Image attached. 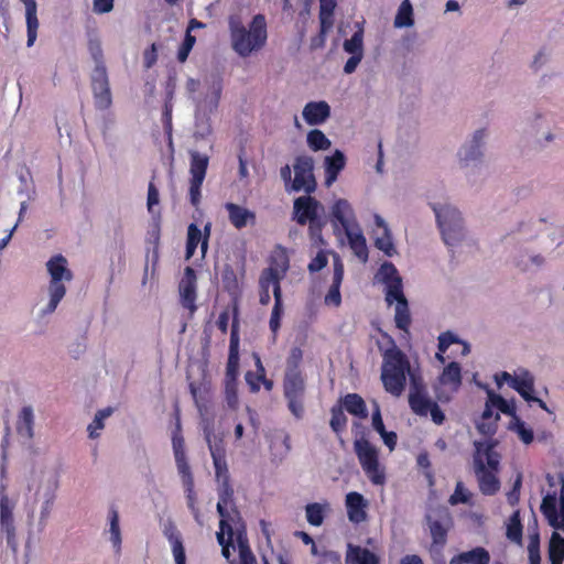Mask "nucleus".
I'll return each instance as SVG.
<instances>
[{
  "label": "nucleus",
  "instance_id": "1",
  "mask_svg": "<svg viewBox=\"0 0 564 564\" xmlns=\"http://www.w3.org/2000/svg\"><path fill=\"white\" fill-rule=\"evenodd\" d=\"M414 375L422 376L419 368L411 366L406 354L392 341V346L382 352L380 379L384 391L394 398L401 397L406 388L408 378L411 381Z\"/></svg>",
  "mask_w": 564,
  "mask_h": 564
},
{
  "label": "nucleus",
  "instance_id": "2",
  "mask_svg": "<svg viewBox=\"0 0 564 564\" xmlns=\"http://www.w3.org/2000/svg\"><path fill=\"white\" fill-rule=\"evenodd\" d=\"M228 26L232 50L241 57H248L260 51L268 40L267 19L263 14H256L248 28L245 26L239 14L228 18Z\"/></svg>",
  "mask_w": 564,
  "mask_h": 564
},
{
  "label": "nucleus",
  "instance_id": "3",
  "mask_svg": "<svg viewBox=\"0 0 564 564\" xmlns=\"http://www.w3.org/2000/svg\"><path fill=\"white\" fill-rule=\"evenodd\" d=\"M303 350L292 347L286 358V367L283 378V395L288 403L289 411L297 420L304 416V400L306 392L305 375L301 370Z\"/></svg>",
  "mask_w": 564,
  "mask_h": 564
},
{
  "label": "nucleus",
  "instance_id": "4",
  "mask_svg": "<svg viewBox=\"0 0 564 564\" xmlns=\"http://www.w3.org/2000/svg\"><path fill=\"white\" fill-rule=\"evenodd\" d=\"M218 497L217 512L220 520H225L226 523H235V525L240 528L238 534L239 564H258L249 545L245 521L234 503V488L230 481L219 484Z\"/></svg>",
  "mask_w": 564,
  "mask_h": 564
},
{
  "label": "nucleus",
  "instance_id": "5",
  "mask_svg": "<svg viewBox=\"0 0 564 564\" xmlns=\"http://www.w3.org/2000/svg\"><path fill=\"white\" fill-rule=\"evenodd\" d=\"M474 445V466L479 489L484 495H495L500 488L499 479L495 475L499 467V455L494 449L495 443L476 441Z\"/></svg>",
  "mask_w": 564,
  "mask_h": 564
},
{
  "label": "nucleus",
  "instance_id": "6",
  "mask_svg": "<svg viewBox=\"0 0 564 564\" xmlns=\"http://www.w3.org/2000/svg\"><path fill=\"white\" fill-rule=\"evenodd\" d=\"M46 268L51 278L48 283L50 301L43 310V313L51 314L65 296L66 286L64 282H70L73 280V272L67 268V260L62 254L52 257L47 261Z\"/></svg>",
  "mask_w": 564,
  "mask_h": 564
},
{
  "label": "nucleus",
  "instance_id": "7",
  "mask_svg": "<svg viewBox=\"0 0 564 564\" xmlns=\"http://www.w3.org/2000/svg\"><path fill=\"white\" fill-rule=\"evenodd\" d=\"M432 543L430 545V554L432 557L442 555L443 549L447 543L448 531L453 525V519L446 508H440L433 514L425 517Z\"/></svg>",
  "mask_w": 564,
  "mask_h": 564
},
{
  "label": "nucleus",
  "instance_id": "8",
  "mask_svg": "<svg viewBox=\"0 0 564 564\" xmlns=\"http://www.w3.org/2000/svg\"><path fill=\"white\" fill-rule=\"evenodd\" d=\"M433 210L444 242L447 246L456 245L463 238V220L459 210L452 206H433Z\"/></svg>",
  "mask_w": 564,
  "mask_h": 564
},
{
  "label": "nucleus",
  "instance_id": "9",
  "mask_svg": "<svg viewBox=\"0 0 564 564\" xmlns=\"http://www.w3.org/2000/svg\"><path fill=\"white\" fill-rule=\"evenodd\" d=\"M354 449L358 460L370 481L373 485H383L386 476L379 466L377 448L366 438H359L354 442Z\"/></svg>",
  "mask_w": 564,
  "mask_h": 564
},
{
  "label": "nucleus",
  "instance_id": "10",
  "mask_svg": "<svg viewBox=\"0 0 564 564\" xmlns=\"http://www.w3.org/2000/svg\"><path fill=\"white\" fill-rule=\"evenodd\" d=\"M294 178L288 192H304L312 194L316 191L317 183L313 173L314 161L308 155H299L293 164Z\"/></svg>",
  "mask_w": 564,
  "mask_h": 564
},
{
  "label": "nucleus",
  "instance_id": "11",
  "mask_svg": "<svg viewBox=\"0 0 564 564\" xmlns=\"http://www.w3.org/2000/svg\"><path fill=\"white\" fill-rule=\"evenodd\" d=\"M409 406L412 412L419 416H426L429 410L435 401H433L427 392L426 384L422 376H412L411 386L408 395Z\"/></svg>",
  "mask_w": 564,
  "mask_h": 564
},
{
  "label": "nucleus",
  "instance_id": "12",
  "mask_svg": "<svg viewBox=\"0 0 564 564\" xmlns=\"http://www.w3.org/2000/svg\"><path fill=\"white\" fill-rule=\"evenodd\" d=\"M323 210V205L311 194H306L294 199L292 218L300 226H305L321 216Z\"/></svg>",
  "mask_w": 564,
  "mask_h": 564
},
{
  "label": "nucleus",
  "instance_id": "13",
  "mask_svg": "<svg viewBox=\"0 0 564 564\" xmlns=\"http://www.w3.org/2000/svg\"><path fill=\"white\" fill-rule=\"evenodd\" d=\"M289 268L290 260L286 249L282 246H276L270 254L269 267L261 272L260 276L273 281V286L281 285V280L285 276Z\"/></svg>",
  "mask_w": 564,
  "mask_h": 564
},
{
  "label": "nucleus",
  "instance_id": "14",
  "mask_svg": "<svg viewBox=\"0 0 564 564\" xmlns=\"http://www.w3.org/2000/svg\"><path fill=\"white\" fill-rule=\"evenodd\" d=\"M196 272L192 267H186L184 275L180 282L178 290L181 296V304L184 308L188 310L193 315L196 310Z\"/></svg>",
  "mask_w": 564,
  "mask_h": 564
},
{
  "label": "nucleus",
  "instance_id": "15",
  "mask_svg": "<svg viewBox=\"0 0 564 564\" xmlns=\"http://www.w3.org/2000/svg\"><path fill=\"white\" fill-rule=\"evenodd\" d=\"M14 508L15 502L9 497L3 496L0 498V530L6 535L7 544L10 546L15 545L17 538L13 517Z\"/></svg>",
  "mask_w": 564,
  "mask_h": 564
},
{
  "label": "nucleus",
  "instance_id": "16",
  "mask_svg": "<svg viewBox=\"0 0 564 564\" xmlns=\"http://www.w3.org/2000/svg\"><path fill=\"white\" fill-rule=\"evenodd\" d=\"M380 281L386 284V301L403 293L402 279L392 262H383L379 269Z\"/></svg>",
  "mask_w": 564,
  "mask_h": 564
},
{
  "label": "nucleus",
  "instance_id": "17",
  "mask_svg": "<svg viewBox=\"0 0 564 564\" xmlns=\"http://www.w3.org/2000/svg\"><path fill=\"white\" fill-rule=\"evenodd\" d=\"M239 329L238 322L235 317L231 332H230V340H229V354L226 366V381H237L238 370H239Z\"/></svg>",
  "mask_w": 564,
  "mask_h": 564
},
{
  "label": "nucleus",
  "instance_id": "18",
  "mask_svg": "<svg viewBox=\"0 0 564 564\" xmlns=\"http://www.w3.org/2000/svg\"><path fill=\"white\" fill-rule=\"evenodd\" d=\"M240 532V528L235 525V523H226L225 520L219 521V532H217V541L221 546L223 556L230 562V564H236L235 561H230V547H234V538H236V542L238 543V534ZM240 561L237 563L239 564Z\"/></svg>",
  "mask_w": 564,
  "mask_h": 564
},
{
  "label": "nucleus",
  "instance_id": "19",
  "mask_svg": "<svg viewBox=\"0 0 564 564\" xmlns=\"http://www.w3.org/2000/svg\"><path fill=\"white\" fill-rule=\"evenodd\" d=\"M224 207L228 214L230 224L236 229L241 230L249 224H256L257 216L254 212L231 202L226 203Z\"/></svg>",
  "mask_w": 564,
  "mask_h": 564
},
{
  "label": "nucleus",
  "instance_id": "20",
  "mask_svg": "<svg viewBox=\"0 0 564 564\" xmlns=\"http://www.w3.org/2000/svg\"><path fill=\"white\" fill-rule=\"evenodd\" d=\"M303 118L310 126L324 123L330 117V107L324 101H310L303 109Z\"/></svg>",
  "mask_w": 564,
  "mask_h": 564
},
{
  "label": "nucleus",
  "instance_id": "21",
  "mask_svg": "<svg viewBox=\"0 0 564 564\" xmlns=\"http://www.w3.org/2000/svg\"><path fill=\"white\" fill-rule=\"evenodd\" d=\"M375 224L377 226V229L373 231L375 246L379 250L383 251L388 257L393 256L395 249L388 225L386 224L384 219L379 215H375Z\"/></svg>",
  "mask_w": 564,
  "mask_h": 564
},
{
  "label": "nucleus",
  "instance_id": "22",
  "mask_svg": "<svg viewBox=\"0 0 564 564\" xmlns=\"http://www.w3.org/2000/svg\"><path fill=\"white\" fill-rule=\"evenodd\" d=\"M380 556L367 547L347 544L345 564H380Z\"/></svg>",
  "mask_w": 564,
  "mask_h": 564
},
{
  "label": "nucleus",
  "instance_id": "23",
  "mask_svg": "<svg viewBox=\"0 0 564 564\" xmlns=\"http://www.w3.org/2000/svg\"><path fill=\"white\" fill-rule=\"evenodd\" d=\"M346 508L348 519L354 523H360L367 519V501L364 496L357 491L346 495Z\"/></svg>",
  "mask_w": 564,
  "mask_h": 564
},
{
  "label": "nucleus",
  "instance_id": "24",
  "mask_svg": "<svg viewBox=\"0 0 564 564\" xmlns=\"http://www.w3.org/2000/svg\"><path fill=\"white\" fill-rule=\"evenodd\" d=\"M390 301H386L388 305H391L393 302H395V315H394V322L395 326L404 332H409V327L411 325V314L409 310V303L404 295V293H401V295H395V297H389Z\"/></svg>",
  "mask_w": 564,
  "mask_h": 564
},
{
  "label": "nucleus",
  "instance_id": "25",
  "mask_svg": "<svg viewBox=\"0 0 564 564\" xmlns=\"http://www.w3.org/2000/svg\"><path fill=\"white\" fill-rule=\"evenodd\" d=\"M490 554L482 546H476L469 551L460 552L449 560V564H489Z\"/></svg>",
  "mask_w": 564,
  "mask_h": 564
},
{
  "label": "nucleus",
  "instance_id": "26",
  "mask_svg": "<svg viewBox=\"0 0 564 564\" xmlns=\"http://www.w3.org/2000/svg\"><path fill=\"white\" fill-rule=\"evenodd\" d=\"M15 430L19 436L28 441L34 437V412L31 405H25L20 410Z\"/></svg>",
  "mask_w": 564,
  "mask_h": 564
},
{
  "label": "nucleus",
  "instance_id": "27",
  "mask_svg": "<svg viewBox=\"0 0 564 564\" xmlns=\"http://www.w3.org/2000/svg\"><path fill=\"white\" fill-rule=\"evenodd\" d=\"M332 214L334 219L341 225L345 232L356 226L354 210L346 199L336 200Z\"/></svg>",
  "mask_w": 564,
  "mask_h": 564
},
{
  "label": "nucleus",
  "instance_id": "28",
  "mask_svg": "<svg viewBox=\"0 0 564 564\" xmlns=\"http://www.w3.org/2000/svg\"><path fill=\"white\" fill-rule=\"evenodd\" d=\"M345 165L346 158L339 150H336L333 155L325 158V183L327 186L337 180Z\"/></svg>",
  "mask_w": 564,
  "mask_h": 564
},
{
  "label": "nucleus",
  "instance_id": "29",
  "mask_svg": "<svg viewBox=\"0 0 564 564\" xmlns=\"http://www.w3.org/2000/svg\"><path fill=\"white\" fill-rule=\"evenodd\" d=\"M453 344H456L458 345L462 350H460V355L463 356H466L469 354L470 351V347L469 345L459 339L455 334H453L452 332H444L442 333L440 336H438V351L436 352V358L442 362L444 364L445 362V357H444V354L447 351V349L449 348L451 345Z\"/></svg>",
  "mask_w": 564,
  "mask_h": 564
},
{
  "label": "nucleus",
  "instance_id": "30",
  "mask_svg": "<svg viewBox=\"0 0 564 564\" xmlns=\"http://www.w3.org/2000/svg\"><path fill=\"white\" fill-rule=\"evenodd\" d=\"M337 6V0H319V24H321V43L326 40V33L334 24V11Z\"/></svg>",
  "mask_w": 564,
  "mask_h": 564
},
{
  "label": "nucleus",
  "instance_id": "31",
  "mask_svg": "<svg viewBox=\"0 0 564 564\" xmlns=\"http://www.w3.org/2000/svg\"><path fill=\"white\" fill-rule=\"evenodd\" d=\"M25 6L26 31H28V46H32L37 36L39 20L36 15V1L35 0H20Z\"/></svg>",
  "mask_w": 564,
  "mask_h": 564
},
{
  "label": "nucleus",
  "instance_id": "32",
  "mask_svg": "<svg viewBox=\"0 0 564 564\" xmlns=\"http://www.w3.org/2000/svg\"><path fill=\"white\" fill-rule=\"evenodd\" d=\"M484 137L485 130H477L474 134L470 144L462 149V151L459 152V159L463 163L467 165L469 162L476 161L481 158L482 153L480 149L482 145Z\"/></svg>",
  "mask_w": 564,
  "mask_h": 564
},
{
  "label": "nucleus",
  "instance_id": "33",
  "mask_svg": "<svg viewBox=\"0 0 564 564\" xmlns=\"http://www.w3.org/2000/svg\"><path fill=\"white\" fill-rule=\"evenodd\" d=\"M208 156L200 154L198 152L191 153V165L189 173L191 180L196 181L197 183H203L206 176L207 167H208Z\"/></svg>",
  "mask_w": 564,
  "mask_h": 564
},
{
  "label": "nucleus",
  "instance_id": "34",
  "mask_svg": "<svg viewBox=\"0 0 564 564\" xmlns=\"http://www.w3.org/2000/svg\"><path fill=\"white\" fill-rule=\"evenodd\" d=\"M343 405L346 411L360 419L368 416V411L365 400L357 393H348L341 399Z\"/></svg>",
  "mask_w": 564,
  "mask_h": 564
},
{
  "label": "nucleus",
  "instance_id": "35",
  "mask_svg": "<svg viewBox=\"0 0 564 564\" xmlns=\"http://www.w3.org/2000/svg\"><path fill=\"white\" fill-rule=\"evenodd\" d=\"M511 388L514 389L525 401L531 402V399H533L534 380L528 371L522 376H516V378L512 379Z\"/></svg>",
  "mask_w": 564,
  "mask_h": 564
},
{
  "label": "nucleus",
  "instance_id": "36",
  "mask_svg": "<svg viewBox=\"0 0 564 564\" xmlns=\"http://www.w3.org/2000/svg\"><path fill=\"white\" fill-rule=\"evenodd\" d=\"M274 305L271 312L269 326L271 332L276 335L281 327V318L283 315V301L281 285H274L273 288Z\"/></svg>",
  "mask_w": 564,
  "mask_h": 564
},
{
  "label": "nucleus",
  "instance_id": "37",
  "mask_svg": "<svg viewBox=\"0 0 564 564\" xmlns=\"http://www.w3.org/2000/svg\"><path fill=\"white\" fill-rule=\"evenodd\" d=\"M204 241L202 229L194 223L187 226L185 259L189 260L196 252L197 247L202 248Z\"/></svg>",
  "mask_w": 564,
  "mask_h": 564
},
{
  "label": "nucleus",
  "instance_id": "38",
  "mask_svg": "<svg viewBox=\"0 0 564 564\" xmlns=\"http://www.w3.org/2000/svg\"><path fill=\"white\" fill-rule=\"evenodd\" d=\"M349 246L351 250L354 251L355 256L360 259L362 262H367L368 260V248L366 243V238L361 234V231H354L352 229L345 232Z\"/></svg>",
  "mask_w": 564,
  "mask_h": 564
},
{
  "label": "nucleus",
  "instance_id": "39",
  "mask_svg": "<svg viewBox=\"0 0 564 564\" xmlns=\"http://www.w3.org/2000/svg\"><path fill=\"white\" fill-rule=\"evenodd\" d=\"M549 560L551 564H563L564 562V538L553 532L549 541Z\"/></svg>",
  "mask_w": 564,
  "mask_h": 564
},
{
  "label": "nucleus",
  "instance_id": "40",
  "mask_svg": "<svg viewBox=\"0 0 564 564\" xmlns=\"http://www.w3.org/2000/svg\"><path fill=\"white\" fill-rule=\"evenodd\" d=\"M221 282L226 292L236 296L240 293V284L238 275L230 264H225L221 272Z\"/></svg>",
  "mask_w": 564,
  "mask_h": 564
},
{
  "label": "nucleus",
  "instance_id": "41",
  "mask_svg": "<svg viewBox=\"0 0 564 564\" xmlns=\"http://www.w3.org/2000/svg\"><path fill=\"white\" fill-rule=\"evenodd\" d=\"M90 86L93 95L110 89L109 78L106 66L95 67L90 76Z\"/></svg>",
  "mask_w": 564,
  "mask_h": 564
},
{
  "label": "nucleus",
  "instance_id": "42",
  "mask_svg": "<svg viewBox=\"0 0 564 564\" xmlns=\"http://www.w3.org/2000/svg\"><path fill=\"white\" fill-rule=\"evenodd\" d=\"M440 380L443 384H451L457 389L462 384V369L458 362H449L443 370Z\"/></svg>",
  "mask_w": 564,
  "mask_h": 564
},
{
  "label": "nucleus",
  "instance_id": "43",
  "mask_svg": "<svg viewBox=\"0 0 564 564\" xmlns=\"http://www.w3.org/2000/svg\"><path fill=\"white\" fill-rule=\"evenodd\" d=\"M522 532H523V525L521 523L520 510H516L510 516V518L507 522L506 536L512 542L521 543Z\"/></svg>",
  "mask_w": 564,
  "mask_h": 564
},
{
  "label": "nucleus",
  "instance_id": "44",
  "mask_svg": "<svg viewBox=\"0 0 564 564\" xmlns=\"http://www.w3.org/2000/svg\"><path fill=\"white\" fill-rule=\"evenodd\" d=\"M307 145L312 151L328 150L332 145L330 140L322 130L313 129L307 133Z\"/></svg>",
  "mask_w": 564,
  "mask_h": 564
},
{
  "label": "nucleus",
  "instance_id": "45",
  "mask_svg": "<svg viewBox=\"0 0 564 564\" xmlns=\"http://www.w3.org/2000/svg\"><path fill=\"white\" fill-rule=\"evenodd\" d=\"M206 442L213 460L226 458V446L221 436H217L208 432L206 434Z\"/></svg>",
  "mask_w": 564,
  "mask_h": 564
},
{
  "label": "nucleus",
  "instance_id": "46",
  "mask_svg": "<svg viewBox=\"0 0 564 564\" xmlns=\"http://www.w3.org/2000/svg\"><path fill=\"white\" fill-rule=\"evenodd\" d=\"M414 23L413 20V9L409 0H404L398 10V13L394 19V25L397 28H408L412 26Z\"/></svg>",
  "mask_w": 564,
  "mask_h": 564
},
{
  "label": "nucleus",
  "instance_id": "47",
  "mask_svg": "<svg viewBox=\"0 0 564 564\" xmlns=\"http://www.w3.org/2000/svg\"><path fill=\"white\" fill-rule=\"evenodd\" d=\"M556 492H553L544 496L540 507L542 514L545 517L550 525H554V522L556 521Z\"/></svg>",
  "mask_w": 564,
  "mask_h": 564
},
{
  "label": "nucleus",
  "instance_id": "48",
  "mask_svg": "<svg viewBox=\"0 0 564 564\" xmlns=\"http://www.w3.org/2000/svg\"><path fill=\"white\" fill-rule=\"evenodd\" d=\"M347 416L344 413L343 406L336 404L330 409V429L337 434L340 435L347 426Z\"/></svg>",
  "mask_w": 564,
  "mask_h": 564
},
{
  "label": "nucleus",
  "instance_id": "49",
  "mask_svg": "<svg viewBox=\"0 0 564 564\" xmlns=\"http://www.w3.org/2000/svg\"><path fill=\"white\" fill-rule=\"evenodd\" d=\"M345 52L351 55L364 56V30L359 28L350 39L344 42Z\"/></svg>",
  "mask_w": 564,
  "mask_h": 564
},
{
  "label": "nucleus",
  "instance_id": "50",
  "mask_svg": "<svg viewBox=\"0 0 564 564\" xmlns=\"http://www.w3.org/2000/svg\"><path fill=\"white\" fill-rule=\"evenodd\" d=\"M172 447L175 459L184 458L186 457L185 454V442L184 437L182 435V426H181V420L180 416H176V424L175 429L172 433Z\"/></svg>",
  "mask_w": 564,
  "mask_h": 564
},
{
  "label": "nucleus",
  "instance_id": "51",
  "mask_svg": "<svg viewBox=\"0 0 564 564\" xmlns=\"http://www.w3.org/2000/svg\"><path fill=\"white\" fill-rule=\"evenodd\" d=\"M306 520L311 525L319 527L324 522L325 509L321 503L313 502L305 507Z\"/></svg>",
  "mask_w": 564,
  "mask_h": 564
},
{
  "label": "nucleus",
  "instance_id": "52",
  "mask_svg": "<svg viewBox=\"0 0 564 564\" xmlns=\"http://www.w3.org/2000/svg\"><path fill=\"white\" fill-rule=\"evenodd\" d=\"M510 430L514 431L527 445L531 444L534 440L532 429L527 427L525 423L520 417H516V420L511 422Z\"/></svg>",
  "mask_w": 564,
  "mask_h": 564
},
{
  "label": "nucleus",
  "instance_id": "53",
  "mask_svg": "<svg viewBox=\"0 0 564 564\" xmlns=\"http://www.w3.org/2000/svg\"><path fill=\"white\" fill-rule=\"evenodd\" d=\"M109 522H110V534L111 542L115 546H120L121 544V533L119 528V514L115 506H111L109 509Z\"/></svg>",
  "mask_w": 564,
  "mask_h": 564
},
{
  "label": "nucleus",
  "instance_id": "54",
  "mask_svg": "<svg viewBox=\"0 0 564 564\" xmlns=\"http://www.w3.org/2000/svg\"><path fill=\"white\" fill-rule=\"evenodd\" d=\"M489 393H490L491 404H494L496 409H498L503 414L512 416V419H513L512 421H514L516 417H518L516 414V405L513 403L508 402L505 398H502L499 394H496L494 392H489Z\"/></svg>",
  "mask_w": 564,
  "mask_h": 564
},
{
  "label": "nucleus",
  "instance_id": "55",
  "mask_svg": "<svg viewBox=\"0 0 564 564\" xmlns=\"http://www.w3.org/2000/svg\"><path fill=\"white\" fill-rule=\"evenodd\" d=\"M111 414H112L111 408H106V409L99 410L96 413L94 421L88 425L89 437L95 438L98 436V433H96V430H102L104 421Z\"/></svg>",
  "mask_w": 564,
  "mask_h": 564
},
{
  "label": "nucleus",
  "instance_id": "56",
  "mask_svg": "<svg viewBox=\"0 0 564 564\" xmlns=\"http://www.w3.org/2000/svg\"><path fill=\"white\" fill-rule=\"evenodd\" d=\"M194 487H195V484L189 485V486H184L187 507L191 510L195 521L197 523L202 524L200 511H199V508L197 507V498H196V492H195Z\"/></svg>",
  "mask_w": 564,
  "mask_h": 564
},
{
  "label": "nucleus",
  "instance_id": "57",
  "mask_svg": "<svg viewBox=\"0 0 564 564\" xmlns=\"http://www.w3.org/2000/svg\"><path fill=\"white\" fill-rule=\"evenodd\" d=\"M471 494L465 488L462 481L456 484L454 494L451 495L448 502L451 506H456L459 503H468L470 501Z\"/></svg>",
  "mask_w": 564,
  "mask_h": 564
},
{
  "label": "nucleus",
  "instance_id": "58",
  "mask_svg": "<svg viewBox=\"0 0 564 564\" xmlns=\"http://www.w3.org/2000/svg\"><path fill=\"white\" fill-rule=\"evenodd\" d=\"M175 464L177 467V471L181 476L183 486H189L194 484V477L191 470V466L187 462V458H178L175 459Z\"/></svg>",
  "mask_w": 564,
  "mask_h": 564
},
{
  "label": "nucleus",
  "instance_id": "59",
  "mask_svg": "<svg viewBox=\"0 0 564 564\" xmlns=\"http://www.w3.org/2000/svg\"><path fill=\"white\" fill-rule=\"evenodd\" d=\"M88 51L91 58L95 62V67L106 66L104 62V52L101 47V43L98 39H89L88 41Z\"/></svg>",
  "mask_w": 564,
  "mask_h": 564
},
{
  "label": "nucleus",
  "instance_id": "60",
  "mask_svg": "<svg viewBox=\"0 0 564 564\" xmlns=\"http://www.w3.org/2000/svg\"><path fill=\"white\" fill-rule=\"evenodd\" d=\"M215 468V476L218 484L230 481L229 469L227 465V459H216L213 460Z\"/></svg>",
  "mask_w": 564,
  "mask_h": 564
},
{
  "label": "nucleus",
  "instance_id": "61",
  "mask_svg": "<svg viewBox=\"0 0 564 564\" xmlns=\"http://www.w3.org/2000/svg\"><path fill=\"white\" fill-rule=\"evenodd\" d=\"M93 97L95 107L98 110H108L112 105L111 89H107L98 94L96 93L95 95H93Z\"/></svg>",
  "mask_w": 564,
  "mask_h": 564
},
{
  "label": "nucleus",
  "instance_id": "62",
  "mask_svg": "<svg viewBox=\"0 0 564 564\" xmlns=\"http://www.w3.org/2000/svg\"><path fill=\"white\" fill-rule=\"evenodd\" d=\"M306 225H308V234L311 239L315 242H322V231L325 226V221L322 219V217L318 216L315 220H310V223Z\"/></svg>",
  "mask_w": 564,
  "mask_h": 564
},
{
  "label": "nucleus",
  "instance_id": "63",
  "mask_svg": "<svg viewBox=\"0 0 564 564\" xmlns=\"http://www.w3.org/2000/svg\"><path fill=\"white\" fill-rule=\"evenodd\" d=\"M273 286V281H271L268 278L260 276L259 279V286H260V294H259V302L261 305H268L271 301L270 295V286Z\"/></svg>",
  "mask_w": 564,
  "mask_h": 564
},
{
  "label": "nucleus",
  "instance_id": "64",
  "mask_svg": "<svg viewBox=\"0 0 564 564\" xmlns=\"http://www.w3.org/2000/svg\"><path fill=\"white\" fill-rule=\"evenodd\" d=\"M160 203V194L155 184L151 181L148 186L147 206L150 214L154 213V206Z\"/></svg>",
  "mask_w": 564,
  "mask_h": 564
}]
</instances>
